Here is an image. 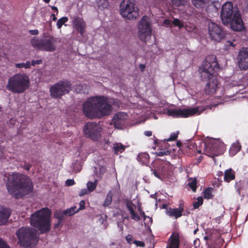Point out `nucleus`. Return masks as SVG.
<instances>
[{"mask_svg":"<svg viewBox=\"0 0 248 248\" xmlns=\"http://www.w3.org/2000/svg\"><path fill=\"white\" fill-rule=\"evenodd\" d=\"M85 202L84 201L82 200V201H80V202H79V206H80V207L77 210H78V212L79 210H83V209H85Z\"/></svg>","mask_w":248,"mask_h":248,"instance_id":"603ef678","label":"nucleus"},{"mask_svg":"<svg viewBox=\"0 0 248 248\" xmlns=\"http://www.w3.org/2000/svg\"><path fill=\"white\" fill-rule=\"evenodd\" d=\"M120 13L126 19L133 20L139 16V10L131 0H123L120 5Z\"/></svg>","mask_w":248,"mask_h":248,"instance_id":"1a4fd4ad","label":"nucleus"},{"mask_svg":"<svg viewBox=\"0 0 248 248\" xmlns=\"http://www.w3.org/2000/svg\"><path fill=\"white\" fill-rule=\"evenodd\" d=\"M204 239L206 241V245L207 246V248H215V244H213L214 239H213L212 236H205Z\"/></svg>","mask_w":248,"mask_h":248,"instance_id":"bb28decb","label":"nucleus"},{"mask_svg":"<svg viewBox=\"0 0 248 248\" xmlns=\"http://www.w3.org/2000/svg\"><path fill=\"white\" fill-rule=\"evenodd\" d=\"M204 144V154L213 158L215 156L222 155L225 151L223 142L213 138H206L202 141Z\"/></svg>","mask_w":248,"mask_h":248,"instance_id":"0eeeda50","label":"nucleus"},{"mask_svg":"<svg viewBox=\"0 0 248 248\" xmlns=\"http://www.w3.org/2000/svg\"><path fill=\"white\" fill-rule=\"evenodd\" d=\"M98 6L102 8H106L108 5V3L106 0H98L97 1Z\"/></svg>","mask_w":248,"mask_h":248,"instance_id":"4c0bfd02","label":"nucleus"},{"mask_svg":"<svg viewBox=\"0 0 248 248\" xmlns=\"http://www.w3.org/2000/svg\"><path fill=\"white\" fill-rule=\"evenodd\" d=\"M183 209L182 208L171 209L167 210V214L171 217H175L176 218L182 216V212Z\"/></svg>","mask_w":248,"mask_h":248,"instance_id":"b1692460","label":"nucleus"},{"mask_svg":"<svg viewBox=\"0 0 248 248\" xmlns=\"http://www.w3.org/2000/svg\"><path fill=\"white\" fill-rule=\"evenodd\" d=\"M240 11L237 7H233L232 2H225L222 7L220 16L224 25H228L235 13H239Z\"/></svg>","mask_w":248,"mask_h":248,"instance_id":"f8f14e48","label":"nucleus"},{"mask_svg":"<svg viewBox=\"0 0 248 248\" xmlns=\"http://www.w3.org/2000/svg\"><path fill=\"white\" fill-rule=\"evenodd\" d=\"M235 178V172L231 168L226 170L224 174V180L227 183L234 180Z\"/></svg>","mask_w":248,"mask_h":248,"instance_id":"5701e85b","label":"nucleus"},{"mask_svg":"<svg viewBox=\"0 0 248 248\" xmlns=\"http://www.w3.org/2000/svg\"><path fill=\"white\" fill-rule=\"evenodd\" d=\"M173 4L176 6L185 5L186 2V0H171Z\"/></svg>","mask_w":248,"mask_h":248,"instance_id":"c9c22d12","label":"nucleus"},{"mask_svg":"<svg viewBox=\"0 0 248 248\" xmlns=\"http://www.w3.org/2000/svg\"><path fill=\"white\" fill-rule=\"evenodd\" d=\"M215 189L211 187L205 188L203 192V196L205 199H212L214 196Z\"/></svg>","mask_w":248,"mask_h":248,"instance_id":"393cba45","label":"nucleus"},{"mask_svg":"<svg viewBox=\"0 0 248 248\" xmlns=\"http://www.w3.org/2000/svg\"><path fill=\"white\" fill-rule=\"evenodd\" d=\"M234 42H235V40L227 41L224 46L223 49L225 51H229L231 49H233L236 46V44L234 43Z\"/></svg>","mask_w":248,"mask_h":248,"instance_id":"c85d7f7f","label":"nucleus"},{"mask_svg":"<svg viewBox=\"0 0 248 248\" xmlns=\"http://www.w3.org/2000/svg\"><path fill=\"white\" fill-rule=\"evenodd\" d=\"M211 2V3L209 5L208 8L206 9V11L208 13V9L216 10V8L215 5L212 2V0H202V4L204 3Z\"/></svg>","mask_w":248,"mask_h":248,"instance_id":"58836bf2","label":"nucleus"},{"mask_svg":"<svg viewBox=\"0 0 248 248\" xmlns=\"http://www.w3.org/2000/svg\"><path fill=\"white\" fill-rule=\"evenodd\" d=\"M198 109L197 108H187L183 109H173L169 110L168 115L174 117L186 118L197 113Z\"/></svg>","mask_w":248,"mask_h":248,"instance_id":"2eb2a0df","label":"nucleus"},{"mask_svg":"<svg viewBox=\"0 0 248 248\" xmlns=\"http://www.w3.org/2000/svg\"><path fill=\"white\" fill-rule=\"evenodd\" d=\"M88 90V86L86 84H79L77 85L75 88L76 91L80 93H87Z\"/></svg>","mask_w":248,"mask_h":248,"instance_id":"a878e982","label":"nucleus"},{"mask_svg":"<svg viewBox=\"0 0 248 248\" xmlns=\"http://www.w3.org/2000/svg\"><path fill=\"white\" fill-rule=\"evenodd\" d=\"M7 188L9 193L16 199H20L33 190L32 183L27 175L13 173L8 177Z\"/></svg>","mask_w":248,"mask_h":248,"instance_id":"7ed1b4c3","label":"nucleus"},{"mask_svg":"<svg viewBox=\"0 0 248 248\" xmlns=\"http://www.w3.org/2000/svg\"><path fill=\"white\" fill-rule=\"evenodd\" d=\"M172 23L175 26L179 27L180 28H181L183 27V24L181 22V21L177 18H175L172 22Z\"/></svg>","mask_w":248,"mask_h":248,"instance_id":"ea45409f","label":"nucleus"},{"mask_svg":"<svg viewBox=\"0 0 248 248\" xmlns=\"http://www.w3.org/2000/svg\"><path fill=\"white\" fill-rule=\"evenodd\" d=\"M238 66L241 70L248 69V47H242L237 57Z\"/></svg>","mask_w":248,"mask_h":248,"instance_id":"dca6fc26","label":"nucleus"},{"mask_svg":"<svg viewBox=\"0 0 248 248\" xmlns=\"http://www.w3.org/2000/svg\"><path fill=\"white\" fill-rule=\"evenodd\" d=\"M16 66L18 68H21L23 67L29 68L31 66V62L29 61H27L26 62L16 63Z\"/></svg>","mask_w":248,"mask_h":248,"instance_id":"72a5a7b5","label":"nucleus"},{"mask_svg":"<svg viewBox=\"0 0 248 248\" xmlns=\"http://www.w3.org/2000/svg\"><path fill=\"white\" fill-rule=\"evenodd\" d=\"M127 119V115L126 113L120 112L114 115L112 122L116 128L120 129L124 124Z\"/></svg>","mask_w":248,"mask_h":248,"instance_id":"6ab92c4d","label":"nucleus"},{"mask_svg":"<svg viewBox=\"0 0 248 248\" xmlns=\"http://www.w3.org/2000/svg\"><path fill=\"white\" fill-rule=\"evenodd\" d=\"M71 88V84L67 80L60 81L50 88V95L55 98H61L68 93Z\"/></svg>","mask_w":248,"mask_h":248,"instance_id":"9b49d317","label":"nucleus"},{"mask_svg":"<svg viewBox=\"0 0 248 248\" xmlns=\"http://www.w3.org/2000/svg\"><path fill=\"white\" fill-rule=\"evenodd\" d=\"M231 28L234 31H241L245 29L240 12L235 13L230 22Z\"/></svg>","mask_w":248,"mask_h":248,"instance_id":"f3484780","label":"nucleus"},{"mask_svg":"<svg viewBox=\"0 0 248 248\" xmlns=\"http://www.w3.org/2000/svg\"><path fill=\"white\" fill-rule=\"evenodd\" d=\"M170 243L167 248H178L179 246V235L177 233H173L170 239Z\"/></svg>","mask_w":248,"mask_h":248,"instance_id":"4be33fe9","label":"nucleus"},{"mask_svg":"<svg viewBox=\"0 0 248 248\" xmlns=\"http://www.w3.org/2000/svg\"><path fill=\"white\" fill-rule=\"evenodd\" d=\"M83 131L86 137L97 140L100 137L101 128L96 123L88 122L84 125Z\"/></svg>","mask_w":248,"mask_h":248,"instance_id":"4468645a","label":"nucleus"},{"mask_svg":"<svg viewBox=\"0 0 248 248\" xmlns=\"http://www.w3.org/2000/svg\"><path fill=\"white\" fill-rule=\"evenodd\" d=\"M65 184L67 186H71L75 184V182L73 179H68L66 181Z\"/></svg>","mask_w":248,"mask_h":248,"instance_id":"5fc2aeb1","label":"nucleus"},{"mask_svg":"<svg viewBox=\"0 0 248 248\" xmlns=\"http://www.w3.org/2000/svg\"><path fill=\"white\" fill-rule=\"evenodd\" d=\"M134 204L133 202L129 200H127L126 202V206L128 210V211L130 212V213L134 211L132 206H134Z\"/></svg>","mask_w":248,"mask_h":248,"instance_id":"a19ab883","label":"nucleus"},{"mask_svg":"<svg viewBox=\"0 0 248 248\" xmlns=\"http://www.w3.org/2000/svg\"><path fill=\"white\" fill-rule=\"evenodd\" d=\"M140 68V69L141 71H143L145 68V66L143 64H140L139 66Z\"/></svg>","mask_w":248,"mask_h":248,"instance_id":"774afa93","label":"nucleus"},{"mask_svg":"<svg viewBox=\"0 0 248 248\" xmlns=\"http://www.w3.org/2000/svg\"><path fill=\"white\" fill-rule=\"evenodd\" d=\"M18 243L24 248H32L38 242V235L36 231L30 227H22L16 232Z\"/></svg>","mask_w":248,"mask_h":248,"instance_id":"39448f33","label":"nucleus"},{"mask_svg":"<svg viewBox=\"0 0 248 248\" xmlns=\"http://www.w3.org/2000/svg\"><path fill=\"white\" fill-rule=\"evenodd\" d=\"M42 63V61L41 60H32L31 61V65L32 66H35L36 64H40Z\"/></svg>","mask_w":248,"mask_h":248,"instance_id":"4d7b16f0","label":"nucleus"},{"mask_svg":"<svg viewBox=\"0 0 248 248\" xmlns=\"http://www.w3.org/2000/svg\"><path fill=\"white\" fill-rule=\"evenodd\" d=\"M164 24L167 26H169L170 24V21L168 19H166L164 21Z\"/></svg>","mask_w":248,"mask_h":248,"instance_id":"052dcab7","label":"nucleus"},{"mask_svg":"<svg viewBox=\"0 0 248 248\" xmlns=\"http://www.w3.org/2000/svg\"><path fill=\"white\" fill-rule=\"evenodd\" d=\"M88 190L86 188L82 189L80 190L79 196L81 197L84 196V195L86 194L88 192Z\"/></svg>","mask_w":248,"mask_h":248,"instance_id":"6e6d98bb","label":"nucleus"},{"mask_svg":"<svg viewBox=\"0 0 248 248\" xmlns=\"http://www.w3.org/2000/svg\"><path fill=\"white\" fill-rule=\"evenodd\" d=\"M202 63V72L208 75L207 83L204 89L205 93L219 94L216 97H221L224 94V90L223 87L219 86L217 78L214 75V73L219 68L216 56L214 55H208L206 57Z\"/></svg>","mask_w":248,"mask_h":248,"instance_id":"f257e3e1","label":"nucleus"},{"mask_svg":"<svg viewBox=\"0 0 248 248\" xmlns=\"http://www.w3.org/2000/svg\"><path fill=\"white\" fill-rule=\"evenodd\" d=\"M197 202L193 203V206L194 209H197L199 207L200 205H202V196H200L197 198Z\"/></svg>","mask_w":248,"mask_h":248,"instance_id":"37998d69","label":"nucleus"},{"mask_svg":"<svg viewBox=\"0 0 248 248\" xmlns=\"http://www.w3.org/2000/svg\"><path fill=\"white\" fill-rule=\"evenodd\" d=\"M68 21L67 17H63L59 19L57 22V26L58 29H60L63 24Z\"/></svg>","mask_w":248,"mask_h":248,"instance_id":"f704fd0d","label":"nucleus"},{"mask_svg":"<svg viewBox=\"0 0 248 248\" xmlns=\"http://www.w3.org/2000/svg\"><path fill=\"white\" fill-rule=\"evenodd\" d=\"M113 193L111 191H108L103 205L107 206L110 205L112 202Z\"/></svg>","mask_w":248,"mask_h":248,"instance_id":"7c9ffc66","label":"nucleus"},{"mask_svg":"<svg viewBox=\"0 0 248 248\" xmlns=\"http://www.w3.org/2000/svg\"><path fill=\"white\" fill-rule=\"evenodd\" d=\"M31 167V164L25 163V164L23 166V168L25 169V170H29L30 169Z\"/></svg>","mask_w":248,"mask_h":248,"instance_id":"13d9d810","label":"nucleus"},{"mask_svg":"<svg viewBox=\"0 0 248 248\" xmlns=\"http://www.w3.org/2000/svg\"><path fill=\"white\" fill-rule=\"evenodd\" d=\"M193 4L197 8H202V0H192Z\"/></svg>","mask_w":248,"mask_h":248,"instance_id":"49530a36","label":"nucleus"},{"mask_svg":"<svg viewBox=\"0 0 248 248\" xmlns=\"http://www.w3.org/2000/svg\"><path fill=\"white\" fill-rule=\"evenodd\" d=\"M189 182L187 185L190 187L193 192H195L197 189V180L195 179L190 178L188 180Z\"/></svg>","mask_w":248,"mask_h":248,"instance_id":"2f4dec72","label":"nucleus"},{"mask_svg":"<svg viewBox=\"0 0 248 248\" xmlns=\"http://www.w3.org/2000/svg\"><path fill=\"white\" fill-rule=\"evenodd\" d=\"M76 206H73L66 210H63V214L65 216H71L78 212L76 209Z\"/></svg>","mask_w":248,"mask_h":248,"instance_id":"c756f323","label":"nucleus"},{"mask_svg":"<svg viewBox=\"0 0 248 248\" xmlns=\"http://www.w3.org/2000/svg\"><path fill=\"white\" fill-rule=\"evenodd\" d=\"M216 241H217V243L218 242V243H220L221 244H222V243L223 242V240L222 238L218 237L216 240Z\"/></svg>","mask_w":248,"mask_h":248,"instance_id":"0e129e2a","label":"nucleus"},{"mask_svg":"<svg viewBox=\"0 0 248 248\" xmlns=\"http://www.w3.org/2000/svg\"><path fill=\"white\" fill-rule=\"evenodd\" d=\"M170 153V151L169 150H164V151H160L159 152H156L155 154L157 156H163L165 155H169Z\"/></svg>","mask_w":248,"mask_h":248,"instance_id":"79ce46f5","label":"nucleus"},{"mask_svg":"<svg viewBox=\"0 0 248 248\" xmlns=\"http://www.w3.org/2000/svg\"><path fill=\"white\" fill-rule=\"evenodd\" d=\"M221 104V102H218V101H217V103H213V104H211V105H210V106L207 105V106H206V107H202V112H203L204 110H205V109H207V108H210V109H212V107H216L217 105H218V104Z\"/></svg>","mask_w":248,"mask_h":248,"instance_id":"c03bdc74","label":"nucleus"},{"mask_svg":"<svg viewBox=\"0 0 248 248\" xmlns=\"http://www.w3.org/2000/svg\"><path fill=\"white\" fill-rule=\"evenodd\" d=\"M73 26L75 30L78 31L81 35L85 32L86 24L83 19L76 17L73 20Z\"/></svg>","mask_w":248,"mask_h":248,"instance_id":"412c9836","label":"nucleus"},{"mask_svg":"<svg viewBox=\"0 0 248 248\" xmlns=\"http://www.w3.org/2000/svg\"><path fill=\"white\" fill-rule=\"evenodd\" d=\"M87 186L89 192H92L96 187L95 184H93V182H88L87 184Z\"/></svg>","mask_w":248,"mask_h":248,"instance_id":"e433bc0d","label":"nucleus"},{"mask_svg":"<svg viewBox=\"0 0 248 248\" xmlns=\"http://www.w3.org/2000/svg\"><path fill=\"white\" fill-rule=\"evenodd\" d=\"M11 214V211L4 206L0 205V226L6 224Z\"/></svg>","mask_w":248,"mask_h":248,"instance_id":"aec40b11","label":"nucleus"},{"mask_svg":"<svg viewBox=\"0 0 248 248\" xmlns=\"http://www.w3.org/2000/svg\"><path fill=\"white\" fill-rule=\"evenodd\" d=\"M133 243L135 244L137 247H140L142 248L145 247V245L144 242L138 240L133 241Z\"/></svg>","mask_w":248,"mask_h":248,"instance_id":"8fccbe9b","label":"nucleus"},{"mask_svg":"<svg viewBox=\"0 0 248 248\" xmlns=\"http://www.w3.org/2000/svg\"><path fill=\"white\" fill-rule=\"evenodd\" d=\"M234 187L238 194L242 197L248 195V180H240L236 182Z\"/></svg>","mask_w":248,"mask_h":248,"instance_id":"a211bd4d","label":"nucleus"},{"mask_svg":"<svg viewBox=\"0 0 248 248\" xmlns=\"http://www.w3.org/2000/svg\"><path fill=\"white\" fill-rule=\"evenodd\" d=\"M130 214L131 215V217L132 219L136 221H139L140 219V216L136 213H135L134 211L131 212Z\"/></svg>","mask_w":248,"mask_h":248,"instance_id":"a18cd8bd","label":"nucleus"},{"mask_svg":"<svg viewBox=\"0 0 248 248\" xmlns=\"http://www.w3.org/2000/svg\"><path fill=\"white\" fill-rule=\"evenodd\" d=\"M217 175L218 177H221L223 175V172L221 171H218L217 173Z\"/></svg>","mask_w":248,"mask_h":248,"instance_id":"69168bd1","label":"nucleus"},{"mask_svg":"<svg viewBox=\"0 0 248 248\" xmlns=\"http://www.w3.org/2000/svg\"><path fill=\"white\" fill-rule=\"evenodd\" d=\"M30 32L32 35H36L38 34L39 32L37 30H30Z\"/></svg>","mask_w":248,"mask_h":248,"instance_id":"bf43d9fd","label":"nucleus"},{"mask_svg":"<svg viewBox=\"0 0 248 248\" xmlns=\"http://www.w3.org/2000/svg\"><path fill=\"white\" fill-rule=\"evenodd\" d=\"M51 210L47 207L35 212L30 217L31 226L37 229L41 234L49 232L51 228Z\"/></svg>","mask_w":248,"mask_h":248,"instance_id":"20e7f679","label":"nucleus"},{"mask_svg":"<svg viewBox=\"0 0 248 248\" xmlns=\"http://www.w3.org/2000/svg\"><path fill=\"white\" fill-rule=\"evenodd\" d=\"M154 174L155 177H157L158 178L161 179L159 173L158 172L155 170L154 171Z\"/></svg>","mask_w":248,"mask_h":248,"instance_id":"e2e57ef3","label":"nucleus"},{"mask_svg":"<svg viewBox=\"0 0 248 248\" xmlns=\"http://www.w3.org/2000/svg\"><path fill=\"white\" fill-rule=\"evenodd\" d=\"M106 171V168L103 166H101L99 168V174H98L99 177H101ZM96 175H98L97 173H95Z\"/></svg>","mask_w":248,"mask_h":248,"instance_id":"3c124183","label":"nucleus"},{"mask_svg":"<svg viewBox=\"0 0 248 248\" xmlns=\"http://www.w3.org/2000/svg\"><path fill=\"white\" fill-rule=\"evenodd\" d=\"M29 77L25 74H17L10 77L6 89L15 93H24L29 87Z\"/></svg>","mask_w":248,"mask_h":248,"instance_id":"423d86ee","label":"nucleus"},{"mask_svg":"<svg viewBox=\"0 0 248 248\" xmlns=\"http://www.w3.org/2000/svg\"><path fill=\"white\" fill-rule=\"evenodd\" d=\"M62 221L58 220V222L57 223L54 224V228H58L60 226V225Z\"/></svg>","mask_w":248,"mask_h":248,"instance_id":"680f3d73","label":"nucleus"},{"mask_svg":"<svg viewBox=\"0 0 248 248\" xmlns=\"http://www.w3.org/2000/svg\"><path fill=\"white\" fill-rule=\"evenodd\" d=\"M205 26L208 27V31L211 40L219 42L225 37L226 33L221 26L212 22L210 19L204 21Z\"/></svg>","mask_w":248,"mask_h":248,"instance_id":"9d476101","label":"nucleus"},{"mask_svg":"<svg viewBox=\"0 0 248 248\" xmlns=\"http://www.w3.org/2000/svg\"><path fill=\"white\" fill-rule=\"evenodd\" d=\"M64 216L65 214H63V211L62 212L60 210L56 211L54 214V217L61 221L63 220Z\"/></svg>","mask_w":248,"mask_h":248,"instance_id":"473e14b6","label":"nucleus"},{"mask_svg":"<svg viewBox=\"0 0 248 248\" xmlns=\"http://www.w3.org/2000/svg\"><path fill=\"white\" fill-rule=\"evenodd\" d=\"M178 132L176 133H173L170 135V136L168 139L165 140L166 141H171L175 140L178 137Z\"/></svg>","mask_w":248,"mask_h":248,"instance_id":"de8ad7c7","label":"nucleus"},{"mask_svg":"<svg viewBox=\"0 0 248 248\" xmlns=\"http://www.w3.org/2000/svg\"><path fill=\"white\" fill-rule=\"evenodd\" d=\"M0 248H10L9 246L3 240L0 238Z\"/></svg>","mask_w":248,"mask_h":248,"instance_id":"09e8293b","label":"nucleus"},{"mask_svg":"<svg viewBox=\"0 0 248 248\" xmlns=\"http://www.w3.org/2000/svg\"><path fill=\"white\" fill-rule=\"evenodd\" d=\"M145 135L148 137H150L152 135V132L150 131L145 132Z\"/></svg>","mask_w":248,"mask_h":248,"instance_id":"338daca9","label":"nucleus"},{"mask_svg":"<svg viewBox=\"0 0 248 248\" xmlns=\"http://www.w3.org/2000/svg\"><path fill=\"white\" fill-rule=\"evenodd\" d=\"M152 32L150 19L147 16H143L140 19L138 27V35L141 40L146 42V38L150 36Z\"/></svg>","mask_w":248,"mask_h":248,"instance_id":"ddd939ff","label":"nucleus"},{"mask_svg":"<svg viewBox=\"0 0 248 248\" xmlns=\"http://www.w3.org/2000/svg\"><path fill=\"white\" fill-rule=\"evenodd\" d=\"M112 109V106L108 104V99L103 96L90 97L83 104V112L90 119L100 118L108 115Z\"/></svg>","mask_w":248,"mask_h":248,"instance_id":"f03ea898","label":"nucleus"},{"mask_svg":"<svg viewBox=\"0 0 248 248\" xmlns=\"http://www.w3.org/2000/svg\"><path fill=\"white\" fill-rule=\"evenodd\" d=\"M31 44L34 48L47 52H53L57 48V41L50 35H46L40 39L33 37Z\"/></svg>","mask_w":248,"mask_h":248,"instance_id":"6e6552de","label":"nucleus"},{"mask_svg":"<svg viewBox=\"0 0 248 248\" xmlns=\"http://www.w3.org/2000/svg\"><path fill=\"white\" fill-rule=\"evenodd\" d=\"M113 149L115 153H122L125 149V146L121 143L113 144Z\"/></svg>","mask_w":248,"mask_h":248,"instance_id":"cd10ccee","label":"nucleus"},{"mask_svg":"<svg viewBox=\"0 0 248 248\" xmlns=\"http://www.w3.org/2000/svg\"><path fill=\"white\" fill-rule=\"evenodd\" d=\"M125 239L126 240V241H127V242L129 243V244H131L132 243H133V236L130 235V234H128L127 235L126 237H125Z\"/></svg>","mask_w":248,"mask_h":248,"instance_id":"864d4df0","label":"nucleus"}]
</instances>
